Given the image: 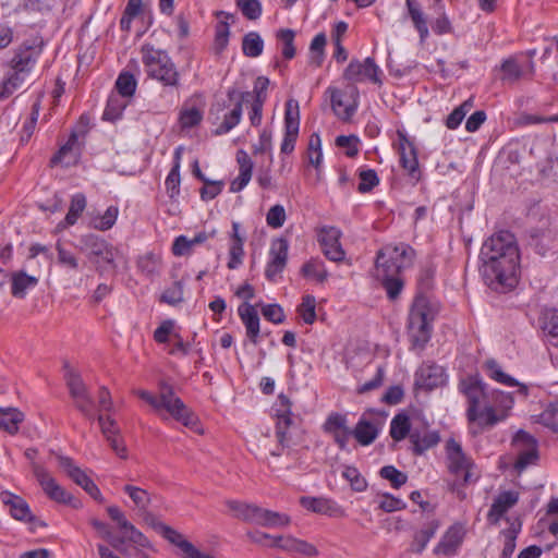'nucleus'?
I'll return each instance as SVG.
<instances>
[{"label": "nucleus", "instance_id": "obj_16", "mask_svg": "<svg viewBox=\"0 0 558 558\" xmlns=\"http://www.w3.org/2000/svg\"><path fill=\"white\" fill-rule=\"evenodd\" d=\"M300 128V110L296 100L290 99L286 104L284 136L280 150L282 154H291L294 150Z\"/></svg>", "mask_w": 558, "mask_h": 558}, {"label": "nucleus", "instance_id": "obj_32", "mask_svg": "<svg viewBox=\"0 0 558 558\" xmlns=\"http://www.w3.org/2000/svg\"><path fill=\"white\" fill-rule=\"evenodd\" d=\"M415 428L416 427L412 426L409 415L401 412L392 417L389 434L390 437L398 442L407 437L410 439V435Z\"/></svg>", "mask_w": 558, "mask_h": 558}, {"label": "nucleus", "instance_id": "obj_62", "mask_svg": "<svg viewBox=\"0 0 558 558\" xmlns=\"http://www.w3.org/2000/svg\"><path fill=\"white\" fill-rule=\"evenodd\" d=\"M180 182H181L180 169H178V165L177 166H172V168H171V170H170V172L167 175L166 181H165L167 193H168L170 198L173 199V198L179 196V194H180Z\"/></svg>", "mask_w": 558, "mask_h": 558}, {"label": "nucleus", "instance_id": "obj_40", "mask_svg": "<svg viewBox=\"0 0 558 558\" xmlns=\"http://www.w3.org/2000/svg\"><path fill=\"white\" fill-rule=\"evenodd\" d=\"M89 523L97 531L99 537L107 541L114 549L119 550L120 553H125L123 547L124 538L114 536L107 523L99 521L98 519H92Z\"/></svg>", "mask_w": 558, "mask_h": 558}, {"label": "nucleus", "instance_id": "obj_30", "mask_svg": "<svg viewBox=\"0 0 558 558\" xmlns=\"http://www.w3.org/2000/svg\"><path fill=\"white\" fill-rule=\"evenodd\" d=\"M484 368L487 372L489 378L508 387L519 386V392L524 396L527 395V387L525 385L519 384L513 377L504 373L501 366L495 360H487L484 363Z\"/></svg>", "mask_w": 558, "mask_h": 558}, {"label": "nucleus", "instance_id": "obj_39", "mask_svg": "<svg viewBox=\"0 0 558 558\" xmlns=\"http://www.w3.org/2000/svg\"><path fill=\"white\" fill-rule=\"evenodd\" d=\"M86 207V197L82 193H77L72 196L71 205L69 211L62 222L58 225L59 228H66L73 226L81 214L84 211Z\"/></svg>", "mask_w": 558, "mask_h": 558}, {"label": "nucleus", "instance_id": "obj_43", "mask_svg": "<svg viewBox=\"0 0 558 558\" xmlns=\"http://www.w3.org/2000/svg\"><path fill=\"white\" fill-rule=\"evenodd\" d=\"M143 12V0H128L123 14L120 20V27L124 32H130L132 21Z\"/></svg>", "mask_w": 558, "mask_h": 558}, {"label": "nucleus", "instance_id": "obj_60", "mask_svg": "<svg viewBox=\"0 0 558 558\" xmlns=\"http://www.w3.org/2000/svg\"><path fill=\"white\" fill-rule=\"evenodd\" d=\"M236 5L247 20H257L262 15V4L258 0H236Z\"/></svg>", "mask_w": 558, "mask_h": 558}, {"label": "nucleus", "instance_id": "obj_6", "mask_svg": "<svg viewBox=\"0 0 558 558\" xmlns=\"http://www.w3.org/2000/svg\"><path fill=\"white\" fill-rule=\"evenodd\" d=\"M434 311L426 295L417 293L410 313L408 322V333L413 349L423 350L430 339L432 326L434 320Z\"/></svg>", "mask_w": 558, "mask_h": 558}, {"label": "nucleus", "instance_id": "obj_45", "mask_svg": "<svg viewBox=\"0 0 558 558\" xmlns=\"http://www.w3.org/2000/svg\"><path fill=\"white\" fill-rule=\"evenodd\" d=\"M121 531H123L124 535L121 536L120 538H124V544L126 542H130L143 548L151 547V544L148 541V538L140 530H137L131 522H129L128 526H124Z\"/></svg>", "mask_w": 558, "mask_h": 558}, {"label": "nucleus", "instance_id": "obj_56", "mask_svg": "<svg viewBox=\"0 0 558 558\" xmlns=\"http://www.w3.org/2000/svg\"><path fill=\"white\" fill-rule=\"evenodd\" d=\"M183 301V284L181 281H174L169 288H167L161 296L160 302L169 305H177Z\"/></svg>", "mask_w": 558, "mask_h": 558}, {"label": "nucleus", "instance_id": "obj_27", "mask_svg": "<svg viewBox=\"0 0 558 558\" xmlns=\"http://www.w3.org/2000/svg\"><path fill=\"white\" fill-rule=\"evenodd\" d=\"M464 531L461 525H452L444 534L441 541L437 544L434 553L437 555L452 556L462 544Z\"/></svg>", "mask_w": 558, "mask_h": 558}, {"label": "nucleus", "instance_id": "obj_3", "mask_svg": "<svg viewBox=\"0 0 558 558\" xmlns=\"http://www.w3.org/2000/svg\"><path fill=\"white\" fill-rule=\"evenodd\" d=\"M250 96V92H241L232 87L227 92L228 102L226 100H217L211 104L208 119L213 124L217 125L214 131L215 135L227 134L240 123L243 102L247 101Z\"/></svg>", "mask_w": 558, "mask_h": 558}, {"label": "nucleus", "instance_id": "obj_33", "mask_svg": "<svg viewBox=\"0 0 558 558\" xmlns=\"http://www.w3.org/2000/svg\"><path fill=\"white\" fill-rule=\"evenodd\" d=\"M64 380L69 389L71 398L89 392L86 384L84 383L81 374L74 369L69 362H64Z\"/></svg>", "mask_w": 558, "mask_h": 558}, {"label": "nucleus", "instance_id": "obj_17", "mask_svg": "<svg viewBox=\"0 0 558 558\" xmlns=\"http://www.w3.org/2000/svg\"><path fill=\"white\" fill-rule=\"evenodd\" d=\"M379 68L373 58H366L363 62L353 59L347 66L343 77L351 82H363L368 80L375 84H381Z\"/></svg>", "mask_w": 558, "mask_h": 558}, {"label": "nucleus", "instance_id": "obj_58", "mask_svg": "<svg viewBox=\"0 0 558 558\" xmlns=\"http://www.w3.org/2000/svg\"><path fill=\"white\" fill-rule=\"evenodd\" d=\"M360 183L357 186V191L360 193H367L372 191L375 186L379 184V178L375 170L367 169L363 170L359 174Z\"/></svg>", "mask_w": 558, "mask_h": 558}, {"label": "nucleus", "instance_id": "obj_41", "mask_svg": "<svg viewBox=\"0 0 558 558\" xmlns=\"http://www.w3.org/2000/svg\"><path fill=\"white\" fill-rule=\"evenodd\" d=\"M28 75L24 74L23 70L20 72L11 70L8 77L3 81L0 88V99L8 98L17 88H20L27 80Z\"/></svg>", "mask_w": 558, "mask_h": 558}, {"label": "nucleus", "instance_id": "obj_55", "mask_svg": "<svg viewBox=\"0 0 558 558\" xmlns=\"http://www.w3.org/2000/svg\"><path fill=\"white\" fill-rule=\"evenodd\" d=\"M73 403L75 409L87 420L93 421L95 418L93 409H94V399L89 392L81 395L78 397H74Z\"/></svg>", "mask_w": 558, "mask_h": 558}, {"label": "nucleus", "instance_id": "obj_48", "mask_svg": "<svg viewBox=\"0 0 558 558\" xmlns=\"http://www.w3.org/2000/svg\"><path fill=\"white\" fill-rule=\"evenodd\" d=\"M116 88L121 97H131L136 89V80L133 74L122 72L116 81Z\"/></svg>", "mask_w": 558, "mask_h": 558}, {"label": "nucleus", "instance_id": "obj_23", "mask_svg": "<svg viewBox=\"0 0 558 558\" xmlns=\"http://www.w3.org/2000/svg\"><path fill=\"white\" fill-rule=\"evenodd\" d=\"M519 493L514 490L501 492L490 506L487 519L490 523L497 524L509 509L517 505Z\"/></svg>", "mask_w": 558, "mask_h": 558}, {"label": "nucleus", "instance_id": "obj_53", "mask_svg": "<svg viewBox=\"0 0 558 558\" xmlns=\"http://www.w3.org/2000/svg\"><path fill=\"white\" fill-rule=\"evenodd\" d=\"M379 474L383 478L389 481L393 488L401 487L408 481L407 474L397 470L393 465L383 466Z\"/></svg>", "mask_w": 558, "mask_h": 558}, {"label": "nucleus", "instance_id": "obj_34", "mask_svg": "<svg viewBox=\"0 0 558 558\" xmlns=\"http://www.w3.org/2000/svg\"><path fill=\"white\" fill-rule=\"evenodd\" d=\"M11 281V293L17 299H24L27 289L34 288L38 283V279L36 277L29 276L23 270L13 272Z\"/></svg>", "mask_w": 558, "mask_h": 558}, {"label": "nucleus", "instance_id": "obj_11", "mask_svg": "<svg viewBox=\"0 0 558 558\" xmlns=\"http://www.w3.org/2000/svg\"><path fill=\"white\" fill-rule=\"evenodd\" d=\"M276 409V437L282 448L291 445V429L295 426V420L291 411V402L283 393L279 395Z\"/></svg>", "mask_w": 558, "mask_h": 558}, {"label": "nucleus", "instance_id": "obj_64", "mask_svg": "<svg viewBox=\"0 0 558 558\" xmlns=\"http://www.w3.org/2000/svg\"><path fill=\"white\" fill-rule=\"evenodd\" d=\"M543 330L551 338H558V311L548 310L544 316Z\"/></svg>", "mask_w": 558, "mask_h": 558}, {"label": "nucleus", "instance_id": "obj_29", "mask_svg": "<svg viewBox=\"0 0 558 558\" xmlns=\"http://www.w3.org/2000/svg\"><path fill=\"white\" fill-rule=\"evenodd\" d=\"M39 50L33 47L20 48L11 60V70L20 72L23 70L24 74L29 76L31 71L37 62Z\"/></svg>", "mask_w": 558, "mask_h": 558}, {"label": "nucleus", "instance_id": "obj_21", "mask_svg": "<svg viewBox=\"0 0 558 558\" xmlns=\"http://www.w3.org/2000/svg\"><path fill=\"white\" fill-rule=\"evenodd\" d=\"M81 248L92 258L94 255H104V263L112 265L114 253L112 247L102 239L95 234H86L81 238Z\"/></svg>", "mask_w": 558, "mask_h": 558}, {"label": "nucleus", "instance_id": "obj_63", "mask_svg": "<svg viewBox=\"0 0 558 558\" xmlns=\"http://www.w3.org/2000/svg\"><path fill=\"white\" fill-rule=\"evenodd\" d=\"M539 422L554 432H558V403L550 404L539 415Z\"/></svg>", "mask_w": 558, "mask_h": 558}, {"label": "nucleus", "instance_id": "obj_44", "mask_svg": "<svg viewBox=\"0 0 558 558\" xmlns=\"http://www.w3.org/2000/svg\"><path fill=\"white\" fill-rule=\"evenodd\" d=\"M128 102L121 99L120 95H112L107 101L102 119L107 121H116L121 118Z\"/></svg>", "mask_w": 558, "mask_h": 558}, {"label": "nucleus", "instance_id": "obj_47", "mask_svg": "<svg viewBox=\"0 0 558 558\" xmlns=\"http://www.w3.org/2000/svg\"><path fill=\"white\" fill-rule=\"evenodd\" d=\"M140 270L148 277H153L160 271V257L148 253L141 256L137 260Z\"/></svg>", "mask_w": 558, "mask_h": 558}, {"label": "nucleus", "instance_id": "obj_35", "mask_svg": "<svg viewBox=\"0 0 558 558\" xmlns=\"http://www.w3.org/2000/svg\"><path fill=\"white\" fill-rule=\"evenodd\" d=\"M24 421V414L16 408L0 407V428L14 435L19 432V425Z\"/></svg>", "mask_w": 558, "mask_h": 558}, {"label": "nucleus", "instance_id": "obj_10", "mask_svg": "<svg viewBox=\"0 0 558 558\" xmlns=\"http://www.w3.org/2000/svg\"><path fill=\"white\" fill-rule=\"evenodd\" d=\"M448 469L456 476H462L463 483L469 484L478 478V474L474 472L475 465L473 461L465 456L461 445L454 439H450L446 446Z\"/></svg>", "mask_w": 558, "mask_h": 558}, {"label": "nucleus", "instance_id": "obj_18", "mask_svg": "<svg viewBox=\"0 0 558 558\" xmlns=\"http://www.w3.org/2000/svg\"><path fill=\"white\" fill-rule=\"evenodd\" d=\"M399 141L400 165L414 180H418L421 171L418 167L417 151L414 143L402 131L397 132Z\"/></svg>", "mask_w": 558, "mask_h": 558}, {"label": "nucleus", "instance_id": "obj_28", "mask_svg": "<svg viewBox=\"0 0 558 558\" xmlns=\"http://www.w3.org/2000/svg\"><path fill=\"white\" fill-rule=\"evenodd\" d=\"M379 432V424L366 418L364 414L352 428L353 437L361 446L372 445L378 437Z\"/></svg>", "mask_w": 558, "mask_h": 558}, {"label": "nucleus", "instance_id": "obj_8", "mask_svg": "<svg viewBox=\"0 0 558 558\" xmlns=\"http://www.w3.org/2000/svg\"><path fill=\"white\" fill-rule=\"evenodd\" d=\"M414 250L407 244L384 246L376 257V279L400 276L412 264Z\"/></svg>", "mask_w": 558, "mask_h": 558}, {"label": "nucleus", "instance_id": "obj_37", "mask_svg": "<svg viewBox=\"0 0 558 558\" xmlns=\"http://www.w3.org/2000/svg\"><path fill=\"white\" fill-rule=\"evenodd\" d=\"M327 92L330 94L331 108L335 114L341 120H350L355 112V106L344 105L343 93L335 87H329Z\"/></svg>", "mask_w": 558, "mask_h": 558}, {"label": "nucleus", "instance_id": "obj_12", "mask_svg": "<svg viewBox=\"0 0 558 558\" xmlns=\"http://www.w3.org/2000/svg\"><path fill=\"white\" fill-rule=\"evenodd\" d=\"M513 446L518 449L514 469L522 473L527 466L536 464L539 456L536 439L524 430H519L513 438Z\"/></svg>", "mask_w": 558, "mask_h": 558}, {"label": "nucleus", "instance_id": "obj_52", "mask_svg": "<svg viewBox=\"0 0 558 558\" xmlns=\"http://www.w3.org/2000/svg\"><path fill=\"white\" fill-rule=\"evenodd\" d=\"M123 490L130 496L137 508L142 510L147 509L150 504V497L145 489L133 485H125Z\"/></svg>", "mask_w": 558, "mask_h": 558}, {"label": "nucleus", "instance_id": "obj_42", "mask_svg": "<svg viewBox=\"0 0 558 558\" xmlns=\"http://www.w3.org/2000/svg\"><path fill=\"white\" fill-rule=\"evenodd\" d=\"M264 41L257 32H250L242 39L243 54L248 58H256L263 53Z\"/></svg>", "mask_w": 558, "mask_h": 558}, {"label": "nucleus", "instance_id": "obj_25", "mask_svg": "<svg viewBox=\"0 0 558 558\" xmlns=\"http://www.w3.org/2000/svg\"><path fill=\"white\" fill-rule=\"evenodd\" d=\"M1 501L10 508V513L15 520L33 522L35 517L32 514L28 504L20 496L8 490L0 494Z\"/></svg>", "mask_w": 558, "mask_h": 558}, {"label": "nucleus", "instance_id": "obj_4", "mask_svg": "<svg viewBox=\"0 0 558 558\" xmlns=\"http://www.w3.org/2000/svg\"><path fill=\"white\" fill-rule=\"evenodd\" d=\"M137 396L147 402L156 412L165 410L175 421L184 426L195 428L197 417L189 410L185 403L174 393L173 387L168 383L159 384V396L156 397L146 390H138Z\"/></svg>", "mask_w": 558, "mask_h": 558}, {"label": "nucleus", "instance_id": "obj_13", "mask_svg": "<svg viewBox=\"0 0 558 558\" xmlns=\"http://www.w3.org/2000/svg\"><path fill=\"white\" fill-rule=\"evenodd\" d=\"M33 473L43 490L51 500L76 507V500L74 497L60 486L43 465L33 463Z\"/></svg>", "mask_w": 558, "mask_h": 558}, {"label": "nucleus", "instance_id": "obj_50", "mask_svg": "<svg viewBox=\"0 0 558 558\" xmlns=\"http://www.w3.org/2000/svg\"><path fill=\"white\" fill-rule=\"evenodd\" d=\"M316 300L313 295H304L298 306V313L305 324L312 325L316 319Z\"/></svg>", "mask_w": 558, "mask_h": 558}, {"label": "nucleus", "instance_id": "obj_57", "mask_svg": "<svg viewBox=\"0 0 558 558\" xmlns=\"http://www.w3.org/2000/svg\"><path fill=\"white\" fill-rule=\"evenodd\" d=\"M502 77L506 83H515L522 76V69L513 59L505 60L501 64Z\"/></svg>", "mask_w": 558, "mask_h": 558}, {"label": "nucleus", "instance_id": "obj_59", "mask_svg": "<svg viewBox=\"0 0 558 558\" xmlns=\"http://www.w3.org/2000/svg\"><path fill=\"white\" fill-rule=\"evenodd\" d=\"M294 32L292 29H280L277 37L283 43L282 56L290 60L295 56Z\"/></svg>", "mask_w": 558, "mask_h": 558}, {"label": "nucleus", "instance_id": "obj_20", "mask_svg": "<svg viewBox=\"0 0 558 558\" xmlns=\"http://www.w3.org/2000/svg\"><path fill=\"white\" fill-rule=\"evenodd\" d=\"M340 231L337 228H323L319 233V243L325 256L332 262L344 259L345 253L339 242Z\"/></svg>", "mask_w": 558, "mask_h": 558}, {"label": "nucleus", "instance_id": "obj_1", "mask_svg": "<svg viewBox=\"0 0 558 558\" xmlns=\"http://www.w3.org/2000/svg\"><path fill=\"white\" fill-rule=\"evenodd\" d=\"M483 276L495 289H512L518 283L519 248L509 231L493 234L481 248Z\"/></svg>", "mask_w": 558, "mask_h": 558}, {"label": "nucleus", "instance_id": "obj_61", "mask_svg": "<svg viewBox=\"0 0 558 558\" xmlns=\"http://www.w3.org/2000/svg\"><path fill=\"white\" fill-rule=\"evenodd\" d=\"M377 280L381 282L390 300H396L402 291L403 280L401 279L400 276L378 278Z\"/></svg>", "mask_w": 558, "mask_h": 558}, {"label": "nucleus", "instance_id": "obj_46", "mask_svg": "<svg viewBox=\"0 0 558 558\" xmlns=\"http://www.w3.org/2000/svg\"><path fill=\"white\" fill-rule=\"evenodd\" d=\"M302 274L304 277L314 278L318 282H324L328 277L324 263L317 259L305 263L302 267Z\"/></svg>", "mask_w": 558, "mask_h": 558}, {"label": "nucleus", "instance_id": "obj_38", "mask_svg": "<svg viewBox=\"0 0 558 558\" xmlns=\"http://www.w3.org/2000/svg\"><path fill=\"white\" fill-rule=\"evenodd\" d=\"M217 16L218 17H221L223 16L225 20H220L216 26V35H215V50L217 53H220L222 52L226 47L228 46V43H229V35H230V32H229V23H228V20H232L234 19V16L232 14H229V13H225V12H218L217 13Z\"/></svg>", "mask_w": 558, "mask_h": 558}, {"label": "nucleus", "instance_id": "obj_51", "mask_svg": "<svg viewBox=\"0 0 558 558\" xmlns=\"http://www.w3.org/2000/svg\"><path fill=\"white\" fill-rule=\"evenodd\" d=\"M203 120V112L196 107L183 108L180 111L179 122L182 129H191Z\"/></svg>", "mask_w": 558, "mask_h": 558}, {"label": "nucleus", "instance_id": "obj_24", "mask_svg": "<svg viewBox=\"0 0 558 558\" xmlns=\"http://www.w3.org/2000/svg\"><path fill=\"white\" fill-rule=\"evenodd\" d=\"M238 314L245 326L248 340L253 344H257L260 332V320L256 307L250 303H243L239 306Z\"/></svg>", "mask_w": 558, "mask_h": 558}, {"label": "nucleus", "instance_id": "obj_26", "mask_svg": "<svg viewBox=\"0 0 558 558\" xmlns=\"http://www.w3.org/2000/svg\"><path fill=\"white\" fill-rule=\"evenodd\" d=\"M445 383V372L436 364H423L416 372V385L432 390Z\"/></svg>", "mask_w": 558, "mask_h": 558}, {"label": "nucleus", "instance_id": "obj_9", "mask_svg": "<svg viewBox=\"0 0 558 558\" xmlns=\"http://www.w3.org/2000/svg\"><path fill=\"white\" fill-rule=\"evenodd\" d=\"M227 506L238 519L252 524L264 527H280L290 523L288 514L264 509L254 504L228 500Z\"/></svg>", "mask_w": 558, "mask_h": 558}, {"label": "nucleus", "instance_id": "obj_5", "mask_svg": "<svg viewBox=\"0 0 558 558\" xmlns=\"http://www.w3.org/2000/svg\"><path fill=\"white\" fill-rule=\"evenodd\" d=\"M137 396L147 402L156 412L165 410L175 421L184 426L195 428L197 417L189 410L185 403L174 393L173 387L168 383L159 384V396L156 397L146 390H138Z\"/></svg>", "mask_w": 558, "mask_h": 558}, {"label": "nucleus", "instance_id": "obj_31", "mask_svg": "<svg viewBox=\"0 0 558 558\" xmlns=\"http://www.w3.org/2000/svg\"><path fill=\"white\" fill-rule=\"evenodd\" d=\"M438 529V520L428 521L421 530L414 533L410 550L415 554H421L426 548L428 542L435 536Z\"/></svg>", "mask_w": 558, "mask_h": 558}, {"label": "nucleus", "instance_id": "obj_22", "mask_svg": "<svg viewBox=\"0 0 558 558\" xmlns=\"http://www.w3.org/2000/svg\"><path fill=\"white\" fill-rule=\"evenodd\" d=\"M410 450L414 456H422L428 449L440 441L439 433L436 430L415 428L410 435Z\"/></svg>", "mask_w": 558, "mask_h": 558}, {"label": "nucleus", "instance_id": "obj_7", "mask_svg": "<svg viewBox=\"0 0 558 558\" xmlns=\"http://www.w3.org/2000/svg\"><path fill=\"white\" fill-rule=\"evenodd\" d=\"M141 54L148 77L160 82L163 86H178L179 72L167 51L156 49L150 44H144Z\"/></svg>", "mask_w": 558, "mask_h": 558}, {"label": "nucleus", "instance_id": "obj_36", "mask_svg": "<svg viewBox=\"0 0 558 558\" xmlns=\"http://www.w3.org/2000/svg\"><path fill=\"white\" fill-rule=\"evenodd\" d=\"M405 4H407L409 16L411 17L415 29L420 34L421 41H425L429 35L425 14L421 10V7L417 1L407 0Z\"/></svg>", "mask_w": 558, "mask_h": 558}, {"label": "nucleus", "instance_id": "obj_15", "mask_svg": "<svg viewBox=\"0 0 558 558\" xmlns=\"http://www.w3.org/2000/svg\"><path fill=\"white\" fill-rule=\"evenodd\" d=\"M323 430L330 435L340 450H347L348 442L353 437L352 428L348 425L345 414L331 412L323 424Z\"/></svg>", "mask_w": 558, "mask_h": 558}, {"label": "nucleus", "instance_id": "obj_54", "mask_svg": "<svg viewBox=\"0 0 558 558\" xmlns=\"http://www.w3.org/2000/svg\"><path fill=\"white\" fill-rule=\"evenodd\" d=\"M342 476L350 482L351 488L355 492H364L367 488L366 480L361 475L354 466H345Z\"/></svg>", "mask_w": 558, "mask_h": 558}, {"label": "nucleus", "instance_id": "obj_2", "mask_svg": "<svg viewBox=\"0 0 558 558\" xmlns=\"http://www.w3.org/2000/svg\"><path fill=\"white\" fill-rule=\"evenodd\" d=\"M460 391L468 399L466 417L481 426H494L501 421L506 414L498 415L495 405L492 404V392L487 391L486 384L478 376H468L459 383Z\"/></svg>", "mask_w": 558, "mask_h": 558}, {"label": "nucleus", "instance_id": "obj_14", "mask_svg": "<svg viewBox=\"0 0 558 558\" xmlns=\"http://www.w3.org/2000/svg\"><path fill=\"white\" fill-rule=\"evenodd\" d=\"M58 461L60 468L76 485L81 486L95 500L99 502L104 501L98 486L84 470L75 465L74 461L70 457L59 454Z\"/></svg>", "mask_w": 558, "mask_h": 558}, {"label": "nucleus", "instance_id": "obj_49", "mask_svg": "<svg viewBox=\"0 0 558 558\" xmlns=\"http://www.w3.org/2000/svg\"><path fill=\"white\" fill-rule=\"evenodd\" d=\"M473 107V100L472 98H469L463 104H461L459 107H457L448 117L446 120V126L450 130L457 129L462 120L465 118L466 113L472 109Z\"/></svg>", "mask_w": 558, "mask_h": 558}, {"label": "nucleus", "instance_id": "obj_19", "mask_svg": "<svg viewBox=\"0 0 558 558\" xmlns=\"http://www.w3.org/2000/svg\"><path fill=\"white\" fill-rule=\"evenodd\" d=\"M289 243L286 239L279 238L272 241L269 250V262L265 269V277L275 281L276 277L283 271L288 260Z\"/></svg>", "mask_w": 558, "mask_h": 558}]
</instances>
